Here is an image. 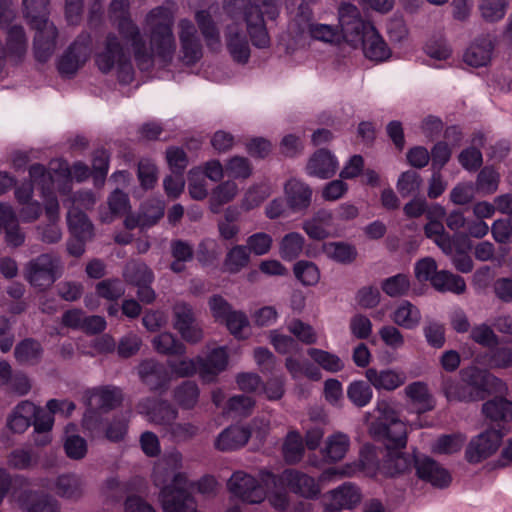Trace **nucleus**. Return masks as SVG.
Here are the masks:
<instances>
[{"mask_svg":"<svg viewBox=\"0 0 512 512\" xmlns=\"http://www.w3.org/2000/svg\"><path fill=\"white\" fill-rule=\"evenodd\" d=\"M372 384L363 380L352 381L347 387V398L357 408L367 406L373 397Z\"/></svg>","mask_w":512,"mask_h":512,"instance_id":"nucleus-49","label":"nucleus"},{"mask_svg":"<svg viewBox=\"0 0 512 512\" xmlns=\"http://www.w3.org/2000/svg\"><path fill=\"white\" fill-rule=\"evenodd\" d=\"M459 375L476 401L484 400L492 390L501 391L504 387V383L499 378L476 366L461 369Z\"/></svg>","mask_w":512,"mask_h":512,"instance_id":"nucleus-10","label":"nucleus"},{"mask_svg":"<svg viewBox=\"0 0 512 512\" xmlns=\"http://www.w3.org/2000/svg\"><path fill=\"white\" fill-rule=\"evenodd\" d=\"M324 253L333 261L341 264H351L358 255L354 245L346 242H330L324 245Z\"/></svg>","mask_w":512,"mask_h":512,"instance_id":"nucleus-43","label":"nucleus"},{"mask_svg":"<svg viewBox=\"0 0 512 512\" xmlns=\"http://www.w3.org/2000/svg\"><path fill=\"white\" fill-rule=\"evenodd\" d=\"M92 40L89 34L82 33L68 46L57 61L61 76L72 78L87 62L91 54Z\"/></svg>","mask_w":512,"mask_h":512,"instance_id":"nucleus-9","label":"nucleus"},{"mask_svg":"<svg viewBox=\"0 0 512 512\" xmlns=\"http://www.w3.org/2000/svg\"><path fill=\"white\" fill-rule=\"evenodd\" d=\"M238 193V186L232 180H227L216 186L210 197V210L219 213L221 207L232 201Z\"/></svg>","mask_w":512,"mask_h":512,"instance_id":"nucleus-42","label":"nucleus"},{"mask_svg":"<svg viewBox=\"0 0 512 512\" xmlns=\"http://www.w3.org/2000/svg\"><path fill=\"white\" fill-rule=\"evenodd\" d=\"M294 275L298 281L305 286L316 285L320 279V272L316 264L307 260H300L295 263Z\"/></svg>","mask_w":512,"mask_h":512,"instance_id":"nucleus-55","label":"nucleus"},{"mask_svg":"<svg viewBox=\"0 0 512 512\" xmlns=\"http://www.w3.org/2000/svg\"><path fill=\"white\" fill-rule=\"evenodd\" d=\"M5 46L8 58L13 64L18 65L23 62L27 53L28 40L22 26L13 25L8 28Z\"/></svg>","mask_w":512,"mask_h":512,"instance_id":"nucleus-28","label":"nucleus"},{"mask_svg":"<svg viewBox=\"0 0 512 512\" xmlns=\"http://www.w3.org/2000/svg\"><path fill=\"white\" fill-rule=\"evenodd\" d=\"M56 493L65 498H75L79 496V479L74 475H60L56 481Z\"/></svg>","mask_w":512,"mask_h":512,"instance_id":"nucleus-64","label":"nucleus"},{"mask_svg":"<svg viewBox=\"0 0 512 512\" xmlns=\"http://www.w3.org/2000/svg\"><path fill=\"white\" fill-rule=\"evenodd\" d=\"M153 348L159 354L182 356L186 353L185 345L170 332H163L154 337Z\"/></svg>","mask_w":512,"mask_h":512,"instance_id":"nucleus-41","label":"nucleus"},{"mask_svg":"<svg viewBox=\"0 0 512 512\" xmlns=\"http://www.w3.org/2000/svg\"><path fill=\"white\" fill-rule=\"evenodd\" d=\"M138 374L151 391L165 390L170 382L166 366L154 359L143 360L138 366Z\"/></svg>","mask_w":512,"mask_h":512,"instance_id":"nucleus-16","label":"nucleus"},{"mask_svg":"<svg viewBox=\"0 0 512 512\" xmlns=\"http://www.w3.org/2000/svg\"><path fill=\"white\" fill-rule=\"evenodd\" d=\"M273 245V238L265 232H256L248 236L246 247L250 254L263 256L270 252Z\"/></svg>","mask_w":512,"mask_h":512,"instance_id":"nucleus-59","label":"nucleus"},{"mask_svg":"<svg viewBox=\"0 0 512 512\" xmlns=\"http://www.w3.org/2000/svg\"><path fill=\"white\" fill-rule=\"evenodd\" d=\"M264 15L270 20H275L279 15L277 2H247L244 7L247 33L252 45L259 49L268 48L271 43Z\"/></svg>","mask_w":512,"mask_h":512,"instance_id":"nucleus-4","label":"nucleus"},{"mask_svg":"<svg viewBox=\"0 0 512 512\" xmlns=\"http://www.w3.org/2000/svg\"><path fill=\"white\" fill-rule=\"evenodd\" d=\"M259 475L266 486H286L294 494L306 499H315L320 494V487L315 479L296 469H285L279 475L268 470H261Z\"/></svg>","mask_w":512,"mask_h":512,"instance_id":"nucleus-6","label":"nucleus"},{"mask_svg":"<svg viewBox=\"0 0 512 512\" xmlns=\"http://www.w3.org/2000/svg\"><path fill=\"white\" fill-rule=\"evenodd\" d=\"M499 174L492 167H484L477 176L476 188L485 194L494 193L498 188Z\"/></svg>","mask_w":512,"mask_h":512,"instance_id":"nucleus-62","label":"nucleus"},{"mask_svg":"<svg viewBox=\"0 0 512 512\" xmlns=\"http://www.w3.org/2000/svg\"><path fill=\"white\" fill-rule=\"evenodd\" d=\"M216 481L212 476H203L197 482H189L185 473H176L172 479V483L169 486H173L176 489H184L187 493H190L188 489H197L201 494H210L214 491Z\"/></svg>","mask_w":512,"mask_h":512,"instance_id":"nucleus-45","label":"nucleus"},{"mask_svg":"<svg viewBox=\"0 0 512 512\" xmlns=\"http://www.w3.org/2000/svg\"><path fill=\"white\" fill-rule=\"evenodd\" d=\"M338 21L340 39L354 48L359 47V42H363L368 27L374 26L361 17L359 9L351 2H341L338 8Z\"/></svg>","mask_w":512,"mask_h":512,"instance_id":"nucleus-7","label":"nucleus"},{"mask_svg":"<svg viewBox=\"0 0 512 512\" xmlns=\"http://www.w3.org/2000/svg\"><path fill=\"white\" fill-rule=\"evenodd\" d=\"M251 437L249 428L232 425L223 430L215 441L216 449L220 451H234L243 447Z\"/></svg>","mask_w":512,"mask_h":512,"instance_id":"nucleus-27","label":"nucleus"},{"mask_svg":"<svg viewBox=\"0 0 512 512\" xmlns=\"http://www.w3.org/2000/svg\"><path fill=\"white\" fill-rule=\"evenodd\" d=\"M110 154L104 148L96 149L92 156V168L95 182L103 183L109 170Z\"/></svg>","mask_w":512,"mask_h":512,"instance_id":"nucleus-63","label":"nucleus"},{"mask_svg":"<svg viewBox=\"0 0 512 512\" xmlns=\"http://www.w3.org/2000/svg\"><path fill=\"white\" fill-rule=\"evenodd\" d=\"M482 412L493 422L512 421V401L504 397H495L483 404Z\"/></svg>","mask_w":512,"mask_h":512,"instance_id":"nucleus-35","label":"nucleus"},{"mask_svg":"<svg viewBox=\"0 0 512 512\" xmlns=\"http://www.w3.org/2000/svg\"><path fill=\"white\" fill-rule=\"evenodd\" d=\"M307 354L317 365L327 372L337 373L344 369V362L334 353L318 348H309Z\"/></svg>","mask_w":512,"mask_h":512,"instance_id":"nucleus-47","label":"nucleus"},{"mask_svg":"<svg viewBox=\"0 0 512 512\" xmlns=\"http://www.w3.org/2000/svg\"><path fill=\"white\" fill-rule=\"evenodd\" d=\"M67 223L74 238H92L93 224L82 210L78 208H70L67 213Z\"/></svg>","mask_w":512,"mask_h":512,"instance_id":"nucleus-32","label":"nucleus"},{"mask_svg":"<svg viewBox=\"0 0 512 512\" xmlns=\"http://www.w3.org/2000/svg\"><path fill=\"white\" fill-rule=\"evenodd\" d=\"M250 262V253L245 245L233 246L224 258L223 267L225 271L236 274L245 268Z\"/></svg>","mask_w":512,"mask_h":512,"instance_id":"nucleus-46","label":"nucleus"},{"mask_svg":"<svg viewBox=\"0 0 512 512\" xmlns=\"http://www.w3.org/2000/svg\"><path fill=\"white\" fill-rule=\"evenodd\" d=\"M43 348L37 340L25 338L20 341L14 350V356L20 364L34 365L40 361Z\"/></svg>","mask_w":512,"mask_h":512,"instance_id":"nucleus-37","label":"nucleus"},{"mask_svg":"<svg viewBox=\"0 0 512 512\" xmlns=\"http://www.w3.org/2000/svg\"><path fill=\"white\" fill-rule=\"evenodd\" d=\"M226 45L232 59L239 64H246L250 58V47L246 36L235 25H229L226 29Z\"/></svg>","mask_w":512,"mask_h":512,"instance_id":"nucleus-25","label":"nucleus"},{"mask_svg":"<svg viewBox=\"0 0 512 512\" xmlns=\"http://www.w3.org/2000/svg\"><path fill=\"white\" fill-rule=\"evenodd\" d=\"M350 446V438L348 435L337 432L328 437L324 448L325 457L332 462H337L344 458Z\"/></svg>","mask_w":512,"mask_h":512,"instance_id":"nucleus-50","label":"nucleus"},{"mask_svg":"<svg viewBox=\"0 0 512 512\" xmlns=\"http://www.w3.org/2000/svg\"><path fill=\"white\" fill-rule=\"evenodd\" d=\"M199 387L194 381H184L173 392V398L183 409H192L199 399Z\"/></svg>","mask_w":512,"mask_h":512,"instance_id":"nucleus-48","label":"nucleus"},{"mask_svg":"<svg viewBox=\"0 0 512 512\" xmlns=\"http://www.w3.org/2000/svg\"><path fill=\"white\" fill-rule=\"evenodd\" d=\"M406 396L415 404L420 406V412L430 411L434 408L435 402L426 383L416 381L405 387Z\"/></svg>","mask_w":512,"mask_h":512,"instance_id":"nucleus-40","label":"nucleus"},{"mask_svg":"<svg viewBox=\"0 0 512 512\" xmlns=\"http://www.w3.org/2000/svg\"><path fill=\"white\" fill-rule=\"evenodd\" d=\"M415 469L419 479L440 489L448 487L452 481L449 471L427 456L415 461Z\"/></svg>","mask_w":512,"mask_h":512,"instance_id":"nucleus-15","label":"nucleus"},{"mask_svg":"<svg viewBox=\"0 0 512 512\" xmlns=\"http://www.w3.org/2000/svg\"><path fill=\"white\" fill-rule=\"evenodd\" d=\"M131 415V410H126L115 414L113 418L105 425L103 432L104 437L113 443L124 440L128 433Z\"/></svg>","mask_w":512,"mask_h":512,"instance_id":"nucleus-33","label":"nucleus"},{"mask_svg":"<svg viewBox=\"0 0 512 512\" xmlns=\"http://www.w3.org/2000/svg\"><path fill=\"white\" fill-rule=\"evenodd\" d=\"M500 429H487L475 436L465 450V458L469 463H480L494 454L503 438Z\"/></svg>","mask_w":512,"mask_h":512,"instance_id":"nucleus-12","label":"nucleus"},{"mask_svg":"<svg viewBox=\"0 0 512 512\" xmlns=\"http://www.w3.org/2000/svg\"><path fill=\"white\" fill-rule=\"evenodd\" d=\"M17 504L24 512H57V502L46 494L30 490L28 487L17 496Z\"/></svg>","mask_w":512,"mask_h":512,"instance_id":"nucleus-22","label":"nucleus"},{"mask_svg":"<svg viewBox=\"0 0 512 512\" xmlns=\"http://www.w3.org/2000/svg\"><path fill=\"white\" fill-rule=\"evenodd\" d=\"M178 26L182 61L186 65H194L202 57V45L195 25L189 19H181Z\"/></svg>","mask_w":512,"mask_h":512,"instance_id":"nucleus-14","label":"nucleus"},{"mask_svg":"<svg viewBox=\"0 0 512 512\" xmlns=\"http://www.w3.org/2000/svg\"><path fill=\"white\" fill-rule=\"evenodd\" d=\"M174 328L182 339L188 343L196 344L203 338V331L196 323L192 307L185 303H176L173 307Z\"/></svg>","mask_w":512,"mask_h":512,"instance_id":"nucleus-13","label":"nucleus"},{"mask_svg":"<svg viewBox=\"0 0 512 512\" xmlns=\"http://www.w3.org/2000/svg\"><path fill=\"white\" fill-rule=\"evenodd\" d=\"M330 494L332 502L328 506L338 508L340 511H342L343 508L352 509L360 502L358 489L350 483H345L342 486H339L332 490Z\"/></svg>","mask_w":512,"mask_h":512,"instance_id":"nucleus-36","label":"nucleus"},{"mask_svg":"<svg viewBox=\"0 0 512 512\" xmlns=\"http://www.w3.org/2000/svg\"><path fill=\"white\" fill-rule=\"evenodd\" d=\"M62 275V262L54 253H43L28 261L24 267V278L34 288L45 290Z\"/></svg>","mask_w":512,"mask_h":512,"instance_id":"nucleus-5","label":"nucleus"},{"mask_svg":"<svg viewBox=\"0 0 512 512\" xmlns=\"http://www.w3.org/2000/svg\"><path fill=\"white\" fill-rule=\"evenodd\" d=\"M304 237L298 232L286 234L279 244V254L285 261L296 259L303 250Z\"/></svg>","mask_w":512,"mask_h":512,"instance_id":"nucleus-52","label":"nucleus"},{"mask_svg":"<svg viewBox=\"0 0 512 512\" xmlns=\"http://www.w3.org/2000/svg\"><path fill=\"white\" fill-rule=\"evenodd\" d=\"M29 487L27 478L16 475L12 477L6 469L0 468V504L5 496L10 493L11 498L17 502V496H21V491Z\"/></svg>","mask_w":512,"mask_h":512,"instance_id":"nucleus-38","label":"nucleus"},{"mask_svg":"<svg viewBox=\"0 0 512 512\" xmlns=\"http://www.w3.org/2000/svg\"><path fill=\"white\" fill-rule=\"evenodd\" d=\"M98 297L115 302L125 294V287L118 278L104 279L95 286Z\"/></svg>","mask_w":512,"mask_h":512,"instance_id":"nucleus-53","label":"nucleus"},{"mask_svg":"<svg viewBox=\"0 0 512 512\" xmlns=\"http://www.w3.org/2000/svg\"><path fill=\"white\" fill-rule=\"evenodd\" d=\"M199 374L205 381H211L228 365V354L224 347L211 350L206 357L197 356Z\"/></svg>","mask_w":512,"mask_h":512,"instance_id":"nucleus-20","label":"nucleus"},{"mask_svg":"<svg viewBox=\"0 0 512 512\" xmlns=\"http://www.w3.org/2000/svg\"><path fill=\"white\" fill-rule=\"evenodd\" d=\"M465 438L460 434L440 436L433 444L432 449L439 454H453L461 450Z\"/></svg>","mask_w":512,"mask_h":512,"instance_id":"nucleus-60","label":"nucleus"},{"mask_svg":"<svg viewBox=\"0 0 512 512\" xmlns=\"http://www.w3.org/2000/svg\"><path fill=\"white\" fill-rule=\"evenodd\" d=\"M123 277L125 281L135 287L146 283H153V271L143 262H129L126 264Z\"/></svg>","mask_w":512,"mask_h":512,"instance_id":"nucleus-39","label":"nucleus"},{"mask_svg":"<svg viewBox=\"0 0 512 512\" xmlns=\"http://www.w3.org/2000/svg\"><path fill=\"white\" fill-rule=\"evenodd\" d=\"M195 20L207 47L211 50L218 49L221 44L220 32L211 14L205 10L197 11Z\"/></svg>","mask_w":512,"mask_h":512,"instance_id":"nucleus-31","label":"nucleus"},{"mask_svg":"<svg viewBox=\"0 0 512 512\" xmlns=\"http://www.w3.org/2000/svg\"><path fill=\"white\" fill-rule=\"evenodd\" d=\"M366 58L376 62H383L391 55V50L375 26H369L363 42H359Z\"/></svg>","mask_w":512,"mask_h":512,"instance_id":"nucleus-23","label":"nucleus"},{"mask_svg":"<svg viewBox=\"0 0 512 512\" xmlns=\"http://www.w3.org/2000/svg\"><path fill=\"white\" fill-rule=\"evenodd\" d=\"M308 33L313 39L326 43H335L340 40L338 27L328 24L310 23Z\"/></svg>","mask_w":512,"mask_h":512,"instance_id":"nucleus-61","label":"nucleus"},{"mask_svg":"<svg viewBox=\"0 0 512 512\" xmlns=\"http://www.w3.org/2000/svg\"><path fill=\"white\" fill-rule=\"evenodd\" d=\"M123 54L124 50L118 37L114 33H109L106 36L104 50L95 56V63L102 73L108 74Z\"/></svg>","mask_w":512,"mask_h":512,"instance_id":"nucleus-26","label":"nucleus"},{"mask_svg":"<svg viewBox=\"0 0 512 512\" xmlns=\"http://www.w3.org/2000/svg\"><path fill=\"white\" fill-rule=\"evenodd\" d=\"M494 45L489 37L477 38L466 50L464 61L472 67L486 66L492 56Z\"/></svg>","mask_w":512,"mask_h":512,"instance_id":"nucleus-29","label":"nucleus"},{"mask_svg":"<svg viewBox=\"0 0 512 512\" xmlns=\"http://www.w3.org/2000/svg\"><path fill=\"white\" fill-rule=\"evenodd\" d=\"M338 168L335 156L326 149L317 150L309 159L306 172L320 179L331 178Z\"/></svg>","mask_w":512,"mask_h":512,"instance_id":"nucleus-21","label":"nucleus"},{"mask_svg":"<svg viewBox=\"0 0 512 512\" xmlns=\"http://www.w3.org/2000/svg\"><path fill=\"white\" fill-rule=\"evenodd\" d=\"M46 3L23 2L25 17L30 26L36 30L33 41L34 57L41 63L47 62L53 55L58 36L56 26L49 22Z\"/></svg>","mask_w":512,"mask_h":512,"instance_id":"nucleus-2","label":"nucleus"},{"mask_svg":"<svg viewBox=\"0 0 512 512\" xmlns=\"http://www.w3.org/2000/svg\"><path fill=\"white\" fill-rule=\"evenodd\" d=\"M87 395L88 406H93L103 412L117 408L123 401L122 389L113 385L95 387L88 391Z\"/></svg>","mask_w":512,"mask_h":512,"instance_id":"nucleus-18","label":"nucleus"},{"mask_svg":"<svg viewBox=\"0 0 512 512\" xmlns=\"http://www.w3.org/2000/svg\"><path fill=\"white\" fill-rule=\"evenodd\" d=\"M421 184L420 174L414 170H408L401 173L396 187L402 197H408L417 194L420 191Z\"/></svg>","mask_w":512,"mask_h":512,"instance_id":"nucleus-57","label":"nucleus"},{"mask_svg":"<svg viewBox=\"0 0 512 512\" xmlns=\"http://www.w3.org/2000/svg\"><path fill=\"white\" fill-rule=\"evenodd\" d=\"M116 26L122 39L131 45L137 67L141 71L151 69L153 67L152 53L147 49L139 27L129 17L128 12L119 17Z\"/></svg>","mask_w":512,"mask_h":512,"instance_id":"nucleus-8","label":"nucleus"},{"mask_svg":"<svg viewBox=\"0 0 512 512\" xmlns=\"http://www.w3.org/2000/svg\"><path fill=\"white\" fill-rule=\"evenodd\" d=\"M432 286L440 292H453L461 294L466 289L464 279L459 275H454L449 271L441 270L432 278Z\"/></svg>","mask_w":512,"mask_h":512,"instance_id":"nucleus-44","label":"nucleus"},{"mask_svg":"<svg viewBox=\"0 0 512 512\" xmlns=\"http://www.w3.org/2000/svg\"><path fill=\"white\" fill-rule=\"evenodd\" d=\"M225 172L229 177L245 180L252 175L253 167L248 158L233 156L226 161Z\"/></svg>","mask_w":512,"mask_h":512,"instance_id":"nucleus-56","label":"nucleus"},{"mask_svg":"<svg viewBox=\"0 0 512 512\" xmlns=\"http://www.w3.org/2000/svg\"><path fill=\"white\" fill-rule=\"evenodd\" d=\"M441 390L448 402H475L472 392L468 389L462 377H446L441 384Z\"/></svg>","mask_w":512,"mask_h":512,"instance_id":"nucleus-30","label":"nucleus"},{"mask_svg":"<svg viewBox=\"0 0 512 512\" xmlns=\"http://www.w3.org/2000/svg\"><path fill=\"white\" fill-rule=\"evenodd\" d=\"M137 409L139 413L146 414L151 422L160 425L173 423L178 415L171 403L153 398H146L139 402Z\"/></svg>","mask_w":512,"mask_h":512,"instance_id":"nucleus-17","label":"nucleus"},{"mask_svg":"<svg viewBox=\"0 0 512 512\" xmlns=\"http://www.w3.org/2000/svg\"><path fill=\"white\" fill-rule=\"evenodd\" d=\"M369 425L372 437L384 443L387 454L380 466L381 471L390 477L402 474L415 467L419 457L400 452L407 444V427L399 419L397 411L387 400H378Z\"/></svg>","mask_w":512,"mask_h":512,"instance_id":"nucleus-1","label":"nucleus"},{"mask_svg":"<svg viewBox=\"0 0 512 512\" xmlns=\"http://www.w3.org/2000/svg\"><path fill=\"white\" fill-rule=\"evenodd\" d=\"M365 375L370 384L377 390L393 391L406 382V374L393 369L377 370L369 368Z\"/></svg>","mask_w":512,"mask_h":512,"instance_id":"nucleus-24","label":"nucleus"},{"mask_svg":"<svg viewBox=\"0 0 512 512\" xmlns=\"http://www.w3.org/2000/svg\"><path fill=\"white\" fill-rule=\"evenodd\" d=\"M283 457L288 464L298 463L304 454L303 439L299 432L290 431L283 443Z\"/></svg>","mask_w":512,"mask_h":512,"instance_id":"nucleus-51","label":"nucleus"},{"mask_svg":"<svg viewBox=\"0 0 512 512\" xmlns=\"http://www.w3.org/2000/svg\"><path fill=\"white\" fill-rule=\"evenodd\" d=\"M393 322L405 329L416 328L421 321L420 310L411 302L404 300L394 310L391 315Z\"/></svg>","mask_w":512,"mask_h":512,"instance_id":"nucleus-34","label":"nucleus"},{"mask_svg":"<svg viewBox=\"0 0 512 512\" xmlns=\"http://www.w3.org/2000/svg\"><path fill=\"white\" fill-rule=\"evenodd\" d=\"M137 177L143 189L154 188L158 179V169L155 163L148 158H142L138 162Z\"/></svg>","mask_w":512,"mask_h":512,"instance_id":"nucleus-58","label":"nucleus"},{"mask_svg":"<svg viewBox=\"0 0 512 512\" xmlns=\"http://www.w3.org/2000/svg\"><path fill=\"white\" fill-rule=\"evenodd\" d=\"M286 202L293 212L306 211L312 201V189L296 178L288 180L284 186Z\"/></svg>","mask_w":512,"mask_h":512,"instance_id":"nucleus-19","label":"nucleus"},{"mask_svg":"<svg viewBox=\"0 0 512 512\" xmlns=\"http://www.w3.org/2000/svg\"><path fill=\"white\" fill-rule=\"evenodd\" d=\"M147 22L151 25L149 52L152 53V59L156 56L163 63L169 64L176 51L172 13L164 7H157L149 12Z\"/></svg>","mask_w":512,"mask_h":512,"instance_id":"nucleus-3","label":"nucleus"},{"mask_svg":"<svg viewBox=\"0 0 512 512\" xmlns=\"http://www.w3.org/2000/svg\"><path fill=\"white\" fill-rule=\"evenodd\" d=\"M227 487L233 496L249 504L261 503L267 497L259 481L244 471H235L229 478Z\"/></svg>","mask_w":512,"mask_h":512,"instance_id":"nucleus-11","label":"nucleus"},{"mask_svg":"<svg viewBox=\"0 0 512 512\" xmlns=\"http://www.w3.org/2000/svg\"><path fill=\"white\" fill-rule=\"evenodd\" d=\"M381 289L389 297H401L408 293L410 281L407 275L400 273L384 279Z\"/></svg>","mask_w":512,"mask_h":512,"instance_id":"nucleus-54","label":"nucleus"}]
</instances>
